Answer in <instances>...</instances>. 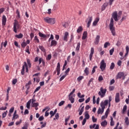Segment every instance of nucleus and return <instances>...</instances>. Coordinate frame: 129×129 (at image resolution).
<instances>
[{
    "instance_id": "46",
    "label": "nucleus",
    "mask_w": 129,
    "mask_h": 129,
    "mask_svg": "<svg viewBox=\"0 0 129 129\" xmlns=\"http://www.w3.org/2000/svg\"><path fill=\"white\" fill-rule=\"evenodd\" d=\"M70 71V68H68V69L64 72V73H65L64 75H66V76H67V75H68V73H69Z\"/></svg>"
},
{
    "instance_id": "31",
    "label": "nucleus",
    "mask_w": 129,
    "mask_h": 129,
    "mask_svg": "<svg viewBox=\"0 0 129 129\" xmlns=\"http://www.w3.org/2000/svg\"><path fill=\"white\" fill-rule=\"evenodd\" d=\"M114 67H115V65L114 64V62H112L111 63L110 67V69L111 70H113V69H114Z\"/></svg>"
},
{
    "instance_id": "41",
    "label": "nucleus",
    "mask_w": 129,
    "mask_h": 129,
    "mask_svg": "<svg viewBox=\"0 0 129 129\" xmlns=\"http://www.w3.org/2000/svg\"><path fill=\"white\" fill-rule=\"evenodd\" d=\"M108 46H110V43L109 42H105L104 45V48H107Z\"/></svg>"
},
{
    "instance_id": "55",
    "label": "nucleus",
    "mask_w": 129,
    "mask_h": 129,
    "mask_svg": "<svg viewBox=\"0 0 129 129\" xmlns=\"http://www.w3.org/2000/svg\"><path fill=\"white\" fill-rule=\"evenodd\" d=\"M49 114H50V117H53L54 115H55V114L54 113V112L53 111H50L49 112Z\"/></svg>"
},
{
    "instance_id": "50",
    "label": "nucleus",
    "mask_w": 129,
    "mask_h": 129,
    "mask_svg": "<svg viewBox=\"0 0 129 129\" xmlns=\"http://www.w3.org/2000/svg\"><path fill=\"white\" fill-rule=\"evenodd\" d=\"M21 46H22V48H25V47H26V46H27V43H26L25 42H22L21 44Z\"/></svg>"
},
{
    "instance_id": "17",
    "label": "nucleus",
    "mask_w": 129,
    "mask_h": 129,
    "mask_svg": "<svg viewBox=\"0 0 129 129\" xmlns=\"http://www.w3.org/2000/svg\"><path fill=\"white\" fill-rule=\"evenodd\" d=\"M56 70L57 72V75H59L60 74V62L57 63Z\"/></svg>"
},
{
    "instance_id": "15",
    "label": "nucleus",
    "mask_w": 129,
    "mask_h": 129,
    "mask_svg": "<svg viewBox=\"0 0 129 129\" xmlns=\"http://www.w3.org/2000/svg\"><path fill=\"white\" fill-rule=\"evenodd\" d=\"M57 41L55 40H52L51 41L50 47H55L57 46Z\"/></svg>"
},
{
    "instance_id": "6",
    "label": "nucleus",
    "mask_w": 129,
    "mask_h": 129,
    "mask_svg": "<svg viewBox=\"0 0 129 129\" xmlns=\"http://www.w3.org/2000/svg\"><path fill=\"white\" fill-rule=\"evenodd\" d=\"M106 68V62L104 61V59H103L100 62V69H101V71L103 72L105 70Z\"/></svg>"
},
{
    "instance_id": "56",
    "label": "nucleus",
    "mask_w": 129,
    "mask_h": 129,
    "mask_svg": "<svg viewBox=\"0 0 129 129\" xmlns=\"http://www.w3.org/2000/svg\"><path fill=\"white\" fill-rule=\"evenodd\" d=\"M30 47H29V46H26V52L29 54H30V50H29Z\"/></svg>"
},
{
    "instance_id": "19",
    "label": "nucleus",
    "mask_w": 129,
    "mask_h": 129,
    "mask_svg": "<svg viewBox=\"0 0 129 129\" xmlns=\"http://www.w3.org/2000/svg\"><path fill=\"white\" fill-rule=\"evenodd\" d=\"M107 6H108V4L107 3H104L101 8L102 11H104Z\"/></svg>"
},
{
    "instance_id": "33",
    "label": "nucleus",
    "mask_w": 129,
    "mask_h": 129,
    "mask_svg": "<svg viewBox=\"0 0 129 129\" xmlns=\"http://www.w3.org/2000/svg\"><path fill=\"white\" fill-rule=\"evenodd\" d=\"M39 48L42 51V52H46V50L45 49V47L43 46L39 45Z\"/></svg>"
},
{
    "instance_id": "48",
    "label": "nucleus",
    "mask_w": 129,
    "mask_h": 129,
    "mask_svg": "<svg viewBox=\"0 0 129 129\" xmlns=\"http://www.w3.org/2000/svg\"><path fill=\"white\" fill-rule=\"evenodd\" d=\"M91 82H93V78H91V79L89 80V81L87 84V86H90V84H91Z\"/></svg>"
},
{
    "instance_id": "47",
    "label": "nucleus",
    "mask_w": 129,
    "mask_h": 129,
    "mask_svg": "<svg viewBox=\"0 0 129 129\" xmlns=\"http://www.w3.org/2000/svg\"><path fill=\"white\" fill-rule=\"evenodd\" d=\"M8 114V110L5 111L4 113H3L2 116L3 118H5L6 116H7V114Z\"/></svg>"
},
{
    "instance_id": "42",
    "label": "nucleus",
    "mask_w": 129,
    "mask_h": 129,
    "mask_svg": "<svg viewBox=\"0 0 129 129\" xmlns=\"http://www.w3.org/2000/svg\"><path fill=\"white\" fill-rule=\"evenodd\" d=\"M109 113V108H108L105 113V115H106V117H107Z\"/></svg>"
},
{
    "instance_id": "5",
    "label": "nucleus",
    "mask_w": 129,
    "mask_h": 129,
    "mask_svg": "<svg viewBox=\"0 0 129 129\" xmlns=\"http://www.w3.org/2000/svg\"><path fill=\"white\" fill-rule=\"evenodd\" d=\"M44 20L46 23H48V24H51L52 25H54L55 22V19L50 18L49 17L44 18Z\"/></svg>"
},
{
    "instance_id": "39",
    "label": "nucleus",
    "mask_w": 129,
    "mask_h": 129,
    "mask_svg": "<svg viewBox=\"0 0 129 129\" xmlns=\"http://www.w3.org/2000/svg\"><path fill=\"white\" fill-rule=\"evenodd\" d=\"M51 40H54V35L53 34L50 35V37L49 38L48 42H50Z\"/></svg>"
},
{
    "instance_id": "38",
    "label": "nucleus",
    "mask_w": 129,
    "mask_h": 129,
    "mask_svg": "<svg viewBox=\"0 0 129 129\" xmlns=\"http://www.w3.org/2000/svg\"><path fill=\"white\" fill-rule=\"evenodd\" d=\"M97 69V66H95L93 68L92 71V74H94L95 72V70Z\"/></svg>"
},
{
    "instance_id": "61",
    "label": "nucleus",
    "mask_w": 129,
    "mask_h": 129,
    "mask_svg": "<svg viewBox=\"0 0 129 129\" xmlns=\"http://www.w3.org/2000/svg\"><path fill=\"white\" fill-rule=\"evenodd\" d=\"M96 125V124H94L93 125H90V129L95 128Z\"/></svg>"
},
{
    "instance_id": "18",
    "label": "nucleus",
    "mask_w": 129,
    "mask_h": 129,
    "mask_svg": "<svg viewBox=\"0 0 129 129\" xmlns=\"http://www.w3.org/2000/svg\"><path fill=\"white\" fill-rule=\"evenodd\" d=\"M83 31V28L82 27V26H79L77 30V33H78V34H79L82 32Z\"/></svg>"
},
{
    "instance_id": "12",
    "label": "nucleus",
    "mask_w": 129,
    "mask_h": 129,
    "mask_svg": "<svg viewBox=\"0 0 129 129\" xmlns=\"http://www.w3.org/2000/svg\"><path fill=\"white\" fill-rule=\"evenodd\" d=\"M69 37V33H68V32H65L63 36V41H65V42H68Z\"/></svg>"
},
{
    "instance_id": "27",
    "label": "nucleus",
    "mask_w": 129,
    "mask_h": 129,
    "mask_svg": "<svg viewBox=\"0 0 129 129\" xmlns=\"http://www.w3.org/2000/svg\"><path fill=\"white\" fill-rule=\"evenodd\" d=\"M110 125L111 126L114 125V121H113V118L112 117H110Z\"/></svg>"
},
{
    "instance_id": "28",
    "label": "nucleus",
    "mask_w": 129,
    "mask_h": 129,
    "mask_svg": "<svg viewBox=\"0 0 129 129\" xmlns=\"http://www.w3.org/2000/svg\"><path fill=\"white\" fill-rule=\"evenodd\" d=\"M83 111H84V106H83L81 107L80 112L79 113V115H81L82 113H83Z\"/></svg>"
},
{
    "instance_id": "14",
    "label": "nucleus",
    "mask_w": 129,
    "mask_h": 129,
    "mask_svg": "<svg viewBox=\"0 0 129 129\" xmlns=\"http://www.w3.org/2000/svg\"><path fill=\"white\" fill-rule=\"evenodd\" d=\"M7 23V17L6 16L3 15L2 17V25L3 26H6V24Z\"/></svg>"
},
{
    "instance_id": "4",
    "label": "nucleus",
    "mask_w": 129,
    "mask_h": 129,
    "mask_svg": "<svg viewBox=\"0 0 129 129\" xmlns=\"http://www.w3.org/2000/svg\"><path fill=\"white\" fill-rule=\"evenodd\" d=\"M105 93H106V89H103V87H101L100 91L98 92V95L100 96L101 98H103L105 96Z\"/></svg>"
},
{
    "instance_id": "51",
    "label": "nucleus",
    "mask_w": 129,
    "mask_h": 129,
    "mask_svg": "<svg viewBox=\"0 0 129 129\" xmlns=\"http://www.w3.org/2000/svg\"><path fill=\"white\" fill-rule=\"evenodd\" d=\"M34 40L36 41V43H40V40H39L38 36H35L34 37Z\"/></svg>"
},
{
    "instance_id": "29",
    "label": "nucleus",
    "mask_w": 129,
    "mask_h": 129,
    "mask_svg": "<svg viewBox=\"0 0 129 129\" xmlns=\"http://www.w3.org/2000/svg\"><path fill=\"white\" fill-rule=\"evenodd\" d=\"M32 101V100H30L27 103L26 107L28 109H30V105H31V102Z\"/></svg>"
},
{
    "instance_id": "60",
    "label": "nucleus",
    "mask_w": 129,
    "mask_h": 129,
    "mask_svg": "<svg viewBox=\"0 0 129 129\" xmlns=\"http://www.w3.org/2000/svg\"><path fill=\"white\" fill-rule=\"evenodd\" d=\"M17 82H18V80L17 79H14L12 81V83L14 85H15Z\"/></svg>"
},
{
    "instance_id": "1",
    "label": "nucleus",
    "mask_w": 129,
    "mask_h": 129,
    "mask_svg": "<svg viewBox=\"0 0 129 129\" xmlns=\"http://www.w3.org/2000/svg\"><path fill=\"white\" fill-rule=\"evenodd\" d=\"M112 18L110 19V22L109 24V28L110 31H111V32L113 36H115V29L114 28V24H113V19L115 21V22H117L119 20V16L117 15V12H114L113 13V14L112 15Z\"/></svg>"
},
{
    "instance_id": "30",
    "label": "nucleus",
    "mask_w": 129,
    "mask_h": 129,
    "mask_svg": "<svg viewBox=\"0 0 129 129\" xmlns=\"http://www.w3.org/2000/svg\"><path fill=\"white\" fill-rule=\"evenodd\" d=\"M101 125L102 126H105V125H107V121L106 120H104L101 123Z\"/></svg>"
},
{
    "instance_id": "24",
    "label": "nucleus",
    "mask_w": 129,
    "mask_h": 129,
    "mask_svg": "<svg viewBox=\"0 0 129 129\" xmlns=\"http://www.w3.org/2000/svg\"><path fill=\"white\" fill-rule=\"evenodd\" d=\"M69 99L71 101V103H74V98L72 96H69Z\"/></svg>"
},
{
    "instance_id": "34",
    "label": "nucleus",
    "mask_w": 129,
    "mask_h": 129,
    "mask_svg": "<svg viewBox=\"0 0 129 129\" xmlns=\"http://www.w3.org/2000/svg\"><path fill=\"white\" fill-rule=\"evenodd\" d=\"M125 123L126 124V125H128L129 124L128 117H126L125 118Z\"/></svg>"
},
{
    "instance_id": "37",
    "label": "nucleus",
    "mask_w": 129,
    "mask_h": 129,
    "mask_svg": "<svg viewBox=\"0 0 129 129\" xmlns=\"http://www.w3.org/2000/svg\"><path fill=\"white\" fill-rule=\"evenodd\" d=\"M113 52H114V48H112L111 49L109 50V54L110 56L112 55V54H113Z\"/></svg>"
},
{
    "instance_id": "64",
    "label": "nucleus",
    "mask_w": 129,
    "mask_h": 129,
    "mask_svg": "<svg viewBox=\"0 0 129 129\" xmlns=\"http://www.w3.org/2000/svg\"><path fill=\"white\" fill-rule=\"evenodd\" d=\"M7 108V106H5V107H2L0 108V110H6Z\"/></svg>"
},
{
    "instance_id": "16",
    "label": "nucleus",
    "mask_w": 129,
    "mask_h": 129,
    "mask_svg": "<svg viewBox=\"0 0 129 129\" xmlns=\"http://www.w3.org/2000/svg\"><path fill=\"white\" fill-rule=\"evenodd\" d=\"M99 39H100V36L99 35H97L94 41L96 45H98V43H99Z\"/></svg>"
},
{
    "instance_id": "7",
    "label": "nucleus",
    "mask_w": 129,
    "mask_h": 129,
    "mask_svg": "<svg viewBox=\"0 0 129 129\" xmlns=\"http://www.w3.org/2000/svg\"><path fill=\"white\" fill-rule=\"evenodd\" d=\"M20 29V24H19V22H17V20L15 21L14 23V27H13V31L15 33H17L18 31L17 30Z\"/></svg>"
},
{
    "instance_id": "43",
    "label": "nucleus",
    "mask_w": 129,
    "mask_h": 129,
    "mask_svg": "<svg viewBox=\"0 0 129 129\" xmlns=\"http://www.w3.org/2000/svg\"><path fill=\"white\" fill-rule=\"evenodd\" d=\"M33 107H38L39 106V103H32Z\"/></svg>"
},
{
    "instance_id": "26",
    "label": "nucleus",
    "mask_w": 129,
    "mask_h": 129,
    "mask_svg": "<svg viewBox=\"0 0 129 129\" xmlns=\"http://www.w3.org/2000/svg\"><path fill=\"white\" fill-rule=\"evenodd\" d=\"M31 81H29L28 83L25 85V87L27 88V90L30 89V85H31Z\"/></svg>"
},
{
    "instance_id": "23",
    "label": "nucleus",
    "mask_w": 129,
    "mask_h": 129,
    "mask_svg": "<svg viewBox=\"0 0 129 129\" xmlns=\"http://www.w3.org/2000/svg\"><path fill=\"white\" fill-rule=\"evenodd\" d=\"M127 108V106H126V105H125L123 106V109H122V114H124V113H125V111H126Z\"/></svg>"
},
{
    "instance_id": "32",
    "label": "nucleus",
    "mask_w": 129,
    "mask_h": 129,
    "mask_svg": "<svg viewBox=\"0 0 129 129\" xmlns=\"http://www.w3.org/2000/svg\"><path fill=\"white\" fill-rule=\"evenodd\" d=\"M80 45H81L80 42H78L77 43V47L76 48V51H79V50L80 49Z\"/></svg>"
},
{
    "instance_id": "58",
    "label": "nucleus",
    "mask_w": 129,
    "mask_h": 129,
    "mask_svg": "<svg viewBox=\"0 0 129 129\" xmlns=\"http://www.w3.org/2000/svg\"><path fill=\"white\" fill-rule=\"evenodd\" d=\"M7 45H8V41L6 40L4 42H3V46L6 48L7 47Z\"/></svg>"
},
{
    "instance_id": "20",
    "label": "nucleus",
    "mask_w": 129,
    "mask_h": 129,
    "mask_svg": "<svg viewBox=\"0 0 129 129\" xmlns=\"http://www.w3.org/2000/svg\"><path fill=\"white\" fill-rule=\"evenodd\" d=\"M87 38V32L85 31L83 33L82 40H85Z\"/></svg>"
},
{
    "instance_id": "53",
    "label": "nucleus",
    "mask_w": 129,
    "mask_h": 129,
    "mask_svg": "<svg viewBox=\"0 0 129 129\" xmlns=\"http://www.w3.org/2000/svg\"><path fill=\"white\" fill-rule=\"evenodd\" d=\"M15 110V107H12L9 110L10 113H13L14 112V110Z\"/></svg>"
},
{
    "instance_id": "59",
    "label": "nucleus",
    "mask_w": 129,
    "mask_h": 129,
    "mask_svg": "<svg viewBox=\"0 0 129 129\" xmlns=\"http://www.w3.org/2000/svg\"><path fill=\"white\" fill-rule=\"evenodd\" d=\"M38 120H39V121H42V120H44V116H41L40 117H39V118H38Z\"/></svg>"
},
{
    "instance_id": "40",
    "label": "nucleus",
    "mask_w": 129,
    "mask_h": 129,
    "mask_svg": "<svg viewBox=\"0 0 129 129\" xmlns=\"http://www.w3.org/2000/svg\"><path fill=\"white\" fill-rule=\"evenodd\" d=\"M17 118H19V115L15 114V116L14 115H13V117H12V120H14V119H17Z\"/></svg>"
},
{
    "instance_id": "2",
    "label": "nucleus",
    "mask_w": 129,
    "mask_h": 129,
    "mask_svg": "<svg viewBox=\"0 0 129 129\" xmlns=\"http://www.w3.org/2000/svg\"><path fill=\"white\" fill-rule=\"evenodd\" d=\"M27 63L26 61H24V64L22 66V69L21 70L22 75H25V68L26 69V72L28 73L29 72V68H31L32 64L31 63V60L30 59H27Z\"/></svg>"
},
{
    "instance_id": "54",
    "label": "nucleus",
    "mask_w": 129,
    "mask_h": 129,
    "mask_svg": "<svg viewBox=\"0 0 129 129\" xmlns=\"http://www.w3.org/2000/svg\"><path fill=\"white\" fill-rule=\"evenodd\" d=\"M65 103V101H61L59 104L58 106H62Z\"/></svg>"
},
{
    "instance_id": "57",
    "label": "nucleus",
    "mask_w": 129,
    "mask_h": 129,
    "mask_svg": "<svg viewBox=\"0 0 129 129\" xmlns=\"http://www.w3.org/2000/svg\"><path fill=\"white\" fill-rule=\"evenodd\" d=\"M65 77H66V75H64L63 76H61L59 79V81L60 82L62 81V80H63V79L65 78Z\"/></svg>"
},
{
    "instance_id": "35",
    "label": "nucleus",
    "mask_w": 129,
    "mask_h": 129,
    "mask_svg": "<svg viewBox=\"0 0 129 129\" xmlns=\"http://www.w3.org/2000/svg\"><path fill=\"white\" fill-rule=\"evenodd\" d=\"M16 14L18 19H20V18H21V15H20V11H19V10H17Z\"/></svg>"
},
{
    "instance_id": "36",
    "label": "nucleus",
    "mask_w": 129,
    "mask_h": 129,
    "mask_svg": "<svg viewBox=\"0 0 129 129\" xmlns=\"http://www.w3.org/2000/svg\"><path fill=\"white\" fill-rule=\"evenodd\" d=\"M85 119H88L89 118H90V116L89 115V114H88V113H86L85 114Z\"/></svg>"
},
{
    "instance_id": "13",
    "label": "nucleus",
    "mask_w": 129,
    "mask_h": 129,
    "mask_svg": "<svg viewBox=\"0 0 129 129\" xmlns=\"http://www.w3.org/2000/svg\"><path fill=\"white\" fill-rule=\"evenodd\" d=\"M115 101L116 103H118V102H119V101H120V100L119 99V93H116Z\"/></svg>"
},
{
    "instance_id": "11",
    "label": "nucleus",
    "mask_w": 129,
    "mask_h": 129,
    "mask_svg": "<svg viewBox=\"0 0 129 129\" xmlns=\"http://www.w3.org/2000/svg\"><path fill=\"white\" fill-rule=\"evenodd\" d=\"M93 54H94V48H93V47H91V52L89 55L90 61H92V57L93 56Z\"/></svg>"
},
{
    "instance_id": "10",
    "label": "nucleus",
    "mask_w": 129,
    "mask_h": 129,
    "mask_svg": "<svg viewBox=\"0 0 129 129\" xmlns=\"http://www.w3.org/2000/svg\"><path fill=\"white\" fill-rule=\"evenodd\" d=\"M92 16H89L88 19L86 20V22H88L87 24V28H89L90 27V25H91V22H92Z\"/></svg>"
},
{
    "instance_id": "49",
    "label": "nucleus",
    "mask_w": 129,
    "mask_h": 129,
    "mask_svg": "<svg viewBox=\"0 0 129 129\" xmlns=\"http://www.w3.org/2000/svg\"><path fill=\"white\" fill-rule=\"evenodd\" d=\"M92 119L93 122H96V121H97V118H96L95 117H94V116H93L92 117Z\"/></svg>"
},
{
    "instance_id": "25",
    "label": "nucleus",
    "mask_w": 129,
    "mask_h": 129,
    "mask_svg": "<svg viewBox=\"0 0 129 129\" xmlns=\"http://www.w3.org/2000/svg\"><path fill=\"white\" fill-rule=\"evenodd\" d=\"M84 73H85L86 75H88L89 74V69L86 67L84 70Z\"/></svg>"
},
{
    "instance_id": "44",
    "label": "nucleus",
    "mask_w": 129,
    "mask_h": 129,
    "mask_svg": "<svg viewBox=\"0 0 129 129\" xmlns=\"http://www.w3.org/2000/svg\"><path fill=\"white\" fill-rule=\"evenodd\" d=\"M83 78H84V77L80 76L78 78L77 81L79 82L81 81V80H82V79H83Z\"/></svg>"
},
{
    "instance_id": "9",
    "label": "nucleus",
    "mask_w": 129,
    "mask_h": 129,
    "mask_svg": "<svg viewBox=\"0 0 129 129\" xmlns=\"http://www.w3.org/2000/svg\"><path fill=\"white\" fill-rule=\"evenodd\" d=\"M38 35L39 37H40L41 38H43L45 41H46V40H47V39H48V38L50 37V34L45 35L44 34H43L41 32H39Z\"/></svg>"
},
{
    "instance_id": "8",
    "label": "nucleus",
    "mask_w": 129,
    "mask_h": 129,
    "mask_svg": "<svg viewBox=\"0 0 129 129\" xmlns=\"http://www.w3.org/2000/svg\"><path fill=\"white\" fill-rule=\"evenodd\" d=\"M122 78L123 80H124V73L123 72H119L117 74L116 76V79H121Z\"/></svg>"
},
{
    "instance_id": "62",
    "label": "nucleus",
    "mask_w": 129,
    "mask_h": 129,
    "mask_svg": "<svg viewBox=\"0 0 129 129\" xmlns=\"http://www.w3.org/2000/svg\"><path fill=\"white\" fill-rule=\"evenodd\" d=\"M98 80L99 81H102V80H103V77H102V76H100L99 77Z\"/></svg>"
},
{
    "instance_id": "52",
    "label": "nucleus",
    "mask_w": 129,
    "mask_h": 129,
    "mask_svg": "<svg viewBox=\"0 0 129 129\" xmlns=\"http://www.w3.org/2000/svg\"><path fill=\"white\" fill-rule=\"evenodd\" d=\"M40 89H41L40 86L37 87L36 88L35 90L34 91V93H36V92H37V91H39V90H40Z\"/></svg>"
},
{
    "instance_id": "63",
    "label": "nucleus",
    "mask_w": 129,
    "mask_h": 129,
    "mask_svg": "<svg viewBox=\"0 0 129 129\" xmlns=\"http://www.w3.org/2000/svg\"><path fill=\"white\" fill-rule=\"evenodd\" d=\"M22 129H28V124H25L24 126L22 127Z\"/></svg>"
},
{
    "instance_id": "3",
    "label": "nucleus",
    "mask_w": 129,
    "mask_h": 129,
    "mask_svg": "<svg viewBox=\"0 0 129 129\" xmlns=\"http://www.w3.org/2000/svg\"><path fill=\"white\" fill-rule=\"evenodd\" d=\"M108 104V100H105L104 102L102 101L100 103V106L102 109L99 108L97 111L98 114H102L104 112V109H105V106Z\"/></svg>"
},
{
    "instance_id": "22",
    "label": "nucleus",
    "mask_w": 129,
    "mask_h": 129,
    "mask_svg": "<svg viewBox=\"0 0 129 129\" xmlns=\"http://www.w3.org/2000/svg\"><path fill=\"white\" fill-rule=\"evenodd\" d=\"M98 22H99V18H96L93 23V26H96Z\"/></svg>"
},
{
    "instance_id": "45",
    "label": "nucleus",
    "mask_w": 129,
    "mask_h": 129,
    "mask_svg": "<svg viewBox=\"0 0 129 129\" xmlns=\"http://www.w3.org/2000/svg\"><path fill=\"white\" fill-rule=\"evenodd\" d=\"M51 58H52V55L51 54H48L46 57V60H47V61H50Z\"/></svg>"
},
{
    "instance_id": "21",
    "label": "nucleus",
    "mask_w": 129,
    "mask_h": 129,
    "mask_svg": "<svg viewBox=\"0 0 129 129\" xmlns=\"http://www.w3.org/2000/svg\"><path fill=\"white\" fill-rule=\"evenodd\" d=\"M24 37V35L22 33H20L19 34H16L15 35V37L17 38V39H22Z\"/></svg>"
}]
</instances>
